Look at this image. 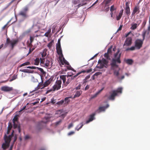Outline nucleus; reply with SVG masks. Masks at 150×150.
Wrapping results in <instances>:
<instances>
[{
	"label": "nucleus",
	"mask_w": 150,
	"mask_h": 150,
	"mask_svg": "<svg viewBox=\"0 0 150 150\" xmlns=\"http://www.w3.org/2000/svg\"><path fill=\"white\" fill-rule=\"evenodd\" d=\"M120 50L118 49L117 51L114 54V57L112 59L110 64L111 66V69L114 71L113 74L117 78L119 76V71L120 69L117 63H121L120 60L121 53H120Z\"/></svg>",
	"instance_id": "nucleus-1"
},
{
	"label": "nucleus",
	"mask_w": 150,
	"mask_h": 150,
	"mask_svg": "<svg viewBox=\"0 0 150 150\" xmlns=\"http://www.w3.org/2000/svg\"><path fill=\"white\" fill-rule=\"evenodd\" d=\"M14 131L13 130L11 134L7 136L5 134L4 137L5 142L2 145V148L4 150H5L8 148L10 144V143L11 141L13 140V143L11 145L9 150H12L13 146V143L16 141L17 139V135L14 134Z\"/></svg>",
	"instance_id": "nucleus-2"
},
{
	"label": "nucleus",
	"mask_w": 150,
	"mask_h": 150,
	"mask_svg": "<svg viewBox=\"0 0 150 150\" xmlns=\"http://www.w3.org/2000/svg\"><path fill=\"white\" fill-rule=\"evenodd\" d=\"M122 88L120 87L116 90H113L110 95L108 97V99L110 100H113L115 99V97L119 96L122 93Z\"/></svg>",
	"instance_id": "nucleus-3"
},
{
	"label": "nucleus",
	"mask_w": 150,
	"mask_h": 150,
	"mask_svg": "<svg viewBox=\"0 0 150 150\" xmlns=\"http://www.w3.org/2000/svg\"><path fill=\"white\" fill-rule=\"evenodd\" d=\"M51 117L49 116H45L42 120L38 122L36 126V128L39 131L40 130L44 127V124H46L49 121Z\"/></svg>",
	"instance_id": "nucleus-4"
},
{
	"label": "nucleus",
	"mask_w": 150,
	"mask_h": 150,
	"mask_svg": "<svg viewBox=\"0 0 150 150\" xmlns=\"http://www.w3.org/2000/svg\"><path fill=\"white\" fill-rule=\"evenodd\" d=\"M40 76L42 80L41 82L39 83L37 87L35 88L34 90H33L32 91H30V93H32L35 90H37L40 88L41 89H43L44 88L48 86L50 83V82H49V81H47V80L45 81V82L44 83H42L43 81L42 79L41 76L40 75Z\"/></svg>",
	"instance_id": "nucleus-5"
},
{
	"label": "nucleus",
	"mask_w": 150,
	"mask_h": 150,
	"mask_svg": "<svg viewBox=\"0 0 150 150\" xmlns=\"http://www.w3.org/2000/svg\"><path fill=\"white\" fill-rule=\"evenodd\" d=\"M109 61L103 58L101 61L100 66H99L97 64L96 67V68L99 69H103V67L107 68L108 67Z\"/></svg>",
	"instance_id": "nucleus-6"
},
{
	"label": "nucleus",
	"mask_w": 150,
	"mask_h": 150,
	"mask_svg": "<svg viewBox=\"0 0 150 150\" xmlns=\"http://www.w3.org/2000/svg\"><path fill=\"white\" fill-rule=\"evenodd\" d=\"M17 115H16L14 117V118L12 120L13 122V127L14 129L18 128V131L19 133L21 132V126L20 123L18 122V118L16 117V116Z\"/></svg>",
	"instance_id": "nucleus-7"
},
{
	"label": "nucleus",
	"mask_w": 150,
	"mask_h": 150,
	"mask_svg": "<svg viewBox=\"0 0 150 150\" xmlns=\"http://www.w3.org/2000/svg\"><path fill=\"white\" fill-rule=\"evenodd\" d=\"M28 6L26 5L23 8L22 10L19 13V15L22 16L23 18H26L28 17L26 13L28 10Z\"/></svg>",
	"instance_id": "nucleus-8"
},
{
	"label": "nucleus",
	"mask_w": 150,
	"mask_h": 150,
	"mask_svg": "<svg viewBox=\"0 0 150 150\" xmlns=\"http://www.w3.org/2000/svg\"><path fill=\"white\" fill-rule=\"evenodd\" d=\"M96 114V112H95L89 115L88 117V119L86 120L85 123L88 124L95 120L96 119L95 117Z\"/></svg>",
	"instance_id": "nucleus-9"
},
{
	"label": "nucleus",
	"mask_w": 150,
	"mask_h": 150,
	"mask_svg": "<svg viewBox=\"0 0 150 150\" xmlns=\"http://www.w3.org/2000/svg\"><path fill=\"white\" fill-rule=\"evenodd\" d=\"M18 41V39H15L13 40H11L8 38H7V43L10 45L12 49H13L14 46L17 44Z\"/></svg>",
	"instance_id": "nucleus-10"
},
{
	"label": "nucleus",
	"mask_w": 150,
	"mask_h": 150,
	"mask_svg": "<svg viewBox=\"0 0 150 150\" xmlns=\"http://www.w3.org/2000/svg\"><path fill=\"white\" fill-rule=\"evenodd\" d=\"M142 41L140 39H136L134 42V45L136 47V49L139 50L142 47L143 44Z\"/></svg>",
	"instance_id": "nucleus-11"
},
{
	"label": "nucleus",
	"mask_w": 150,
	"mask_h": 150,
	"mask_svg": "<svg viewBox=\"0 0 150 150\" xmlns=\"http://www.w3.org/2000/svg\"><path fill=\"white\" fill-rule=\"evenodd\" d=\"M109 106V104L107 103L105 106H100L95 111L96 113H100L102 112H104L105 110Z\"/></svg>",
	"instance_id": "nucleus-12"
},
{
	"label": "nucleus",
	"mask_w": 150,
	"mask_h": 150,
	"mask_svg": "<svg viewBox=\"0 0 150 150\" xmlns=\"http://www.w3.org/2000/svg\"><path fill=\"white\" fill-rule=\"evenodd\" d=\"M56 49L57 54L61 57H63V55L62 54V50L61 46V44H56Z\"/></svg>",
	"instance_id": "nucleus-13"
},
{
	"label": "nucleus",
	"mask_w": 150,
	"mask_h": 150,
	"mask_svg": "<svg viewBox=\"0 0 150 150\" xmlns=\"http://www.w3.org/2000/svg\"><path fill=\"white\" fill-rule=\"evenodd\" d=\"M62 83V81L61 80L57 81L55 84L52 86V87L54 88V90L55 91L59 89L61 87Z\"/></svg>",
	"instance_id": "nucleus-14"
},
{
	"label": "nucleus",
	"mask_w": 150,
	"mask_h": 150,
	"mask_svg": "<svg viewBox=\"0 0 150 150\" xmlns=\"http://www.w3.org/2000/svg\"><path fill=\"white\" fill-rule=\"evenodd\" d=\"M132 39L131 37L127 38L123 44V46H128L132 44Z\"/></svg>",
	"instance_id": "nucleus-15"
},
{
	"label": "nucleus",
	"mask_w": 150,
	"mask_h": 150,
	"mask_svg": "<svg viewBox=\"0 0 150 150\" xmlns=\"http://www.w3.org/2000/svg\"><path fill=\"white\" fill-rule=\"evenodd\" d=\"M1 90L5 92H9L12 91L13 90V88L12 87L4 86L1 87Z\"/></svg>",
	"instance_id": "nucleus-16"
},
{
	"label": "nucleus",
	"mask_w": 150,
	"mask_h": 150,
	"mask_svg": "<svg viewBox=\"0 0 150 150\" xmlns=\"http://www.w3.org/2000/svg\"><path fill=\"white\" fill-rule=\"evenodd\" d=\"M125 13L129 16L130 13V8L129 7V3L127 2L126 3V7L125 8Z\"/></svg>",
	"instance_id": "nucleus-17"
},
{
	"label": "nucleus",
	"mask_w": 150,
	"mask_h": 150,
	"mask_svg": "<svg viewBox=\"0 0 150 150\" xmlns=\"http://www.w3.org/2000/svg\"><path fill=\"white\" fill-rule=\"evenodd\" d=\"M123 11H124V10L123 9H121L120 11V12L119 13V14L118 15V16H116V20H117V21H118V20H119L122 15V14H123Z\"/></svg>",
	"instance_id": "nucleus-18"
},
{
	"label": "nucleus",
	"mask_w": 150,
	"mask_h": 150,
	"mask_svg": "<svg viewBox=\"0 0 150 150\" xmlns=\"http://www.w3.org/2000/svg\"><path fill=\"white\" fill-rule=\"evenodd\" d=\"M84 124L83 122H81L79 125H77L75 128V129L78 131L83 126Z\"/></svg>",
	"instance_id": "nucleus-19"
},
{
	"label": "nucleus",
	"mask_w": 150,
	"mask_h": 150,
	"mask_svg": "<svg viewBox=\"0 0 150 150\" xmlns=\"http://www.w3.org/2000/svg\"><path fill=\"white\" fill-rule=\"evenodd\" d=\"M82 91H76L75 94L74 95L73 98L79 97L81 94Z\"/></svg>",
	"instance_id": "nucleus-20"
},
{
	"label": "nucleus",
	"mask_w": 150,
	"mask_h": 150,
	"mask_svg": "<svg viewBox=\"0 0 150 150\" xmlns=\"http://www.w3.org/2000/svg\"><path fill=\"white\" fill-rule=\"evenodd\" d=\"M136 49V47L134 45V46H132L130 47L127 48L126 50V51H128L129 50L133 51Z\"/></svg>",
	"instance_id": "nucleus-21"
},
{
	"label": "nucleus",
	"mask_w": 150,
	"mask_h": 150,
	"mask_svg": "<svg viewBox=\"0 0 150 150\" xmlns=\"http://www.w3.org/2000/svg\"><path fill=\"white\" fill-rule=\"evenodd\" d=\"M125 62L129 65H131L133 62V61L132 59H127L125 61Z\"/></svg>",
	"instance_id": "nucleus-22"
},
{
	"label": "nucleus",
	"mask_w": 150,
	"mask_h": 150,
	"mask_svg": "<svg viewBox=\"0 0 150 150\" xmlns=\"http://www.w3.org/2000/svg\"><path fill=\"white\" fill-rule=\"evenodd\" d=\"M66 75H62L60 76V79L63 80V82L64 83L66 81Z\"/></svg>",
	"instance_id": "nucleus-23"
},
{
	"label": "nucleus",
	"mask_w": 150,
	"mask_h": 150,
	"mask_svg": "<svg viewBox=\"0 0 150 150\" xmlns=\"http://www.w3.org/2000/svg\"><path fill=\"white\" fill-rule=\"evenodd\" d=\"M34 63L33 64L36 65H38L39 64L40 60L39 58H36L35 59H34Z\"/></svg>",
	"instance_id": "nucleus-24"
},
{
	"label": "nucleus",
	"mask_w": 150,
	"mask_h": 150,
	"mask_svg": "<svg viewBox=\"0 0 150 150\" xmlns=\"http://www.w3.org/2000/svg\"><path fill=\"white\" fill-rule=\"evenodd\" d=\"M36 69H38V70H39L41 73H42V74L43 75H45L46 74V72L44 71L43 69L41 68H39L38 67H36Z\"/></svg>",
	"instance_id": "nucleus-25"
},
{
	"label": "nucleus",
	"mask_w": 150,
	"mask_h": 150,
	"mask_svg": "<svg viewBox=\"0 0 150 150\" xmlns=\"http://www.w3.org/2000/svg\"><path fill=\"white\" fill-rule=\"evenodd\" d=\"M137 23H135L133 24H132V26L130 27V29L132 30H134L137 28Z\"/></svg>",
	"instance_id": "nucleus-26"
},
{
	"label": "nucleus",
	"mask_w": 150,
	"mask_h": 150,
	"mask_svg": "<svg viewBox=\"0 0 150 150\" xmlns=\"http://www.w3.org/2000/svg\"><path fill=\"white\" fill-rule=\"evenodd\" d=\"M147 31L146 30H144V31L142 33V35L143 37L142 39H141V40L142 41V42H143V41H144L145 37L146 34V33Z\"/></svg>",
	"instance_id": "nucleus-27"
},
{
	"label": "nucleus",
	"mask_w": 150,
	"mask_h": 150,
	"mask_svg": "<svg viewBox=\"0 0 150 150\" xmlns=\"http://www.w3.org/2000/svg\"><path fill=\"white\" fill-rule=\"evenodd\" d=\"M40 65L41 66H42V64H43V67H45V65H44L45 64V59L43 58V59H42L41 60V58H40Z\"/></svg>",
	"instance_id": "nucleus-28"
},
{
	"label": "nucleus",
	"mask_w": 150,
	"mask_h": 150,
	"mask_svg": "<svg viewBox=\"0 0 150 150\" xmlns=\"http://www.w3.org/2000/svg\"><path fill=\"white\" fill-rule=\"evenodd\" d=\"M50 61L48 60H47L45 61V63L44 65L45 67H49L50 63Z\"/></svg>",
	"instance_id": "nucleus-29"
},
{
	"label": "nucleus",
	"mask_w": 150,
	"mask_h": 150,
	"mask_svg": "<svg viewBox=\"0 0 150 150\" xmlns=\"http://www.w3.org/2000/svg\"><path fill=\"white\" fill-rule=\"evenodd\" d=\"M133 11L135 13L137 12H138V13H139V8L137 7V6H135L134 8Z\"/></svg>",
	"instance_id": "nucleus-30"
},
{
	"label": "nucleus",
	"mask_w": 150,
	"mask_h": 150,
	"mask_svg": "<svg viewBox=\"0 0 150 150\" xmlns=\"http://www.w3.org/2000/svg\"><path fill=\"white\" fill-rule=\"evenodd\" d=\"M31 80L33 82L35 83L38 82V80L37 79H35L34 77L33 76H31Z\"/></svg>",
	"instance_id": "nucleus-31"
},
{
	"label": "nucleus",
	"mask_w": 150,
	"mask_h": 150,
	"mask_svg": "<svg viewBox=\"0 0 150 150\" xmlns=\"http://www.w3.org/2000/svg\"><path fill=\"white\" fill-rule=\"evenodd\" d=\"M20 71L25 72L28 73V71H30V70L28 69H20Z\"/></svg>",
	"instance_id": "nucleus-32"
},
{
	"label": "nucleus",
	"mask_w": 150,
	"mask_h": 150,
	"mask_svg": "<svg viewBox=\"0 0 150 150\" xmlns=\"http://www.w3.org/2000/svg\"><path fill=\"white\" fill-rule=\"evenodd\" d=\"M124 78H125V76H124L123 75V76H122L121 77H120L119 76V77H118L117 79H118V81L119 82H121V80L122 79H123Z\"/></svg>",
	"instance_id": "nucleus-33"
},
{
	"label": "nucleus",
	"mask_w": 150,
	"mask_h": 150,
	"mask_svg": "<svg viewBox=\"0 0 150 150\" xmlns=\"http://www.w3.org/2000/svg\"><path fill=\"white\" fill-rule=\"evenodd\" d=\"M17 75H14L12 77V78H11V79H10V81H13L14 80L16 79H17Z\"/></svg>",
	"instance_id": "nucleus-34"
},
{
	"label": "nucleus",
	"mask_w": 150,
	"mask_h": 150,
	"mask_svg": "<svg viewBox=\"0 0 150 150\" xmlns=\"http://www.w3.org/2000/svg\"><path fill=\"white\" fill-rule=\"evenodd\" d=\"M105 6V7L104 9V11L106 12H108L110 9L109 5H108V6Z\"/></svg>",
	"instance_id": "nucleus-35"
},
{
	"label": "nucleus",
	"mask_w": 150,
	"mask_h": 150,
	"mask_svg": "<svg viewBox=\"0 0 150 150\" xmlns=\"http://www.w3.org/2000/svg\"><path fill=\"white\" fill-rule=\"evenodd\" d=\"M104 57H105L106 58L107 60L110 59V56L107 53H106L105 54Z\"/></svg>",
	"instance_id": "nucleus-36"
},
{
	"label": "nucleus",
	"mask_w": 150,
	"mask_h": 150,
	"mask_svg": "<svg viewBox=\"0 0 150 150\" xmlns=\"http://www.w3.org/2000/svg\"><path fill=\"white\" fill-rule=\"evenodd\" d=\"M72 79H73L72 77H71V78H68L66 82V85H67L68 84Z\"/></svg>",
	"instance_id": "nucleus-37"
},
{
	"label": "nucleus",
	"mask_w": 150,
	"mask_h": 150,
	"mask_svg": "<svg viewBox=\"0 0 150 150\" xmlns=\"http://www.w3.org/2000/svg\"><path fill=\"white\" fill-rule=\"evenodd\" d=\"M116 8L114 7V5H112L111 6L110 9V12L113 11L115 10L116 11Z\"/></svg>",
	"instance_id": "nucleus-38"
},
{
	"label": "nucleus",
	"mask_w": 150,
	"mask_h": 150,
	"mask_svg": "<svg viewBox=\"0 0 150 150\" xmlns=\"http://www.w3.org/2000/svg\"><path fill=\"white\" fill-rule=\"evenodd\" d=\"M62 120L61 119L59 121H57L54 123L55 126H57L59 125L62 122Z\"/></svg>",
	"instance_id": "nucleus-39"
},
{
	"label": "nucleus",
	"mask_w": 150,
	"mask_h": 150,
	"mask_svg": "<svg viewBox=\"0 0 150 150\" xmlns=\"http://www.w3.org/2000/svg\"><path fill=\"white\" fill-rule=\"evenodd\" d=\"M34 37L33 36H30V45H31L32 44V43L33 41V40L34 39Z\"/></svg>",
	"instance_id": "nucleus-40"
},
{
	"label": "nucleus",
	"mask_w": 150,
	"mask_h": 150,
	"mask_svg": "<svg viewBox=\"0 0 150 150\" xmlns=\"http://www.w3.org/2000/svg\"><path fill=\"white\" fill-rule=\"evenodd\" d=\"M54 78V76H52L50 78L47 80V81H49V82H50V83L53 81Z\"/></svg>",
	"instance_id": "nucleus-41"
},
{
	"label": "nucleus",
	"mask_w": 150,
	"mask_h": 150,
	"mask_svg": "<svg viewBox=\"0 0 150 150\" xmlns=\"http://www.w3.org/2000/svg\"><path fill=\"white\" fill-rule=\"evenodd\" d=\"M28 104V103H27L26 105H25V106H24L22 108H21V110L19 111V112L20 113H22V112L24 110H25L26 109L25 108H26V105H27Z\"/></svg>",
	"instance_id": "nucleus-42"
},
{
	"label": "nucleus",
	"mask_w": 150,
	"mask_h": 150,
	"mask_svg": "<svg viewBox=\"0 0 150 150\" xmlns=\"http://www.w3.org/2000/svg\"><path fill=\"white\" fill-rule=\"evenodd\" d=\"M62 57L63 58V60H64V62L65 64H66L67 65H68V67H69V65H69V62L65 59V58H64V57Z\"/></svg>",
	"instance_id": "nucleus-43"
},
{
	"label": "nucleus",
	"mask_w": 150,
	"mask_h": 150,
	"mask_svg": "<svg viewBox=\"0 0 150 150\" xmlns=\"http://www.w3.org/2000/svg\"><path fill=\"white\" fill-rule=\"evenodd\" d=\"M64 100H61L60 101L57 102L56 103L58 105H61L62 104L64 103Z\"/></svg>",
	"instance_id": "nucleus-44"
},
{
	"label": "nucleus",
	"mask_w": 150,
	"mask_h": 150,
	"mask_svg": "<svg viewBox=\"0 0 150 150\" xmlns=\"http://www.w3.org/2000/svg\"><path fill=\"white\" fill-rule=\"evenodd\" d=\"M67 68L68 69L71 70L75 72H76V71L72 68L70 65H69V67H68Z\"/></svg>",
	"instance_id": "nucleus-45"
},
{
	"label": "nucleus",
	"mask_w": 150,
	"mask_h": 150,
	"mask_svg": "<svg viewBox=\"0 0 150 150\" xmlns=\"http://www.w3.org/2000/svg\"><path fill=\"white\" fill-rule=\"evenodd\" d=\"M73 123H71L70 124H69V125L68 126L67 128L68 129H70L71 127H72L73 126Z\"/></svg>",
	"instance_id": "nucleus-46"
},
{
	"label": "nucleus",
	"mask_w": 150,
	"mask_h": 150,
	"mask_svg": "<svg viewBox=\"0 0 150 150\" xmlns=\"http://www.w3.org/2000/svg\"><path fill=\"white\" fill-rule=\"evenodd\" d=\"M30 138V137L28 135L25 136L24 137V139L25 140H28Z\"/></svg>",
	"instance_id": "nucleus-47"
},
{
	"label": "nucleus",
	"mask_w": 150,
	"mask_h": 150,
	"mask_svg": "<svg viewBox=\"0 0 150 150\" xmlns=\"http://www.w3.org/2000/svg\"><path fill=\"white\" fill-rule=\"evenodd\" d=\"M74 133L75 132L74 131H72L68 133L67 134V135L68 136H71L73 135V134H74Z\"/></svg>",
	"instance_id": "nucleus-48"
},
{
	"label": "nucleus",
	"mask_w": 150,
	"mask_h": 150,
	"mask_svg": "<svg viewBox=\"0 0 150 150\" xmlns=\"http://www.w3.org/2000/svg\"><path fill=\"white\" fill-rule=\"evenodd\" d=\"M29 64V62H25V63L22 64H21V67L24 66L26 65H28V64Z\"/></svg>",
	"instance_id": "nucleus-49"
},
{
	"label": "nucleus",
	"mask_w": 150,
	"mask_h": 150,
	"mask_svg": "<svg viewBox=\"0 0 150 150\" xmlns=\"http://www.w3.org/2000/svg\"><path fill=\"white\" fill-rule=\"evenodd\" d=\"M64 100L65 102V103H68L70 101V100H69V99L68 98L67 99H65V98L64 99Z\"/></svg>",
	"instance_id": "nucleus-50"
},
{
	"label": "nucleus",
	"mask_w": 150,
	"mask_h": 150,
	"mask_svg": "<svg viewBox=\"0 0 150 150\" xmlns=\"http://www.w3.org/2000/svg\"><path fill=\"white\" fill-rule=\"evenodd\" d=\"M37 67H35V66H28L27 67V68H29V69H36Z\"/></svg>",
	"instance_id": "nucleus-51"
},
{
	"label": "nucleus",
	"mask_w": 150,
	"mask_h": 150,
	"mask_svg": "<svg viewBox=\"0 0 150 150\" xmlns=\"http://www.w3.org/2000/svg\"><path fill=\"white\" fill-rule=\"evenodd\" d=\"M40 53L42 55V57H45L47 55L46 53H43L41 52Z\"/></svg>",
	"instance_id": "nucleus-52"
},
{
	"label": "nucleus",
	"mask_w": 150,
	"mask_h": 150,
	"mask_svg": "<svg viewBox=\"0 0 150 150\" xmlns=\"http://www.w3.org/2000/svg\"><path fill=\"white\" fill-rule=\"evenodd\" d=\"M101 74H102V73L101 72H97L94 74V76H97L98 75Z\"/></svg>",
	"instance_id": "nucleus-53"
},
{
	"label": "nucleus",
	"mask_w": 150,
	"mask_h": 150,
	"mask_svg": "<svg viewBox=\"0 0 150 150\" xmlns=\"http://www.w3.org/2000/svg\"><path fill=\"white\" fill-rule=\"evenodd\" d=\"M81 86V84H79V85L78 86H77L75 88V89L76 90H78L80 89Z\"/></svg>",
	"instance_id": "nucleus-54"
},
{
	"label": "nucleus",
	"mask_w": 150,
	"mask_h": 150,
	"mask_svg": "<svg viewBox=\"0 0 150 150\" xmlns=\"http://www.w3.org/2000/svg\"><path fill=\"white\" fill-rule=\"evenodd\" d=\"M90 74L88 75L84 79V80H86L87 79H89L90 77Z\"/></svg>",
	"instance_id": "nucleus-55"
},
{
	"label": "nucleus",
	"mask_w": 150,
	"mask_h": 150,
	"mask_svg": "<svg viewBox=\"0 0 150 150\" xmlns=\"http://www.w3.org/2000/svg\"><path fill=\"white\" fill-rule=\"evenodd\" d=\"M70 74H68L66 75V76L67 78H69V77H72V76L73 75V74L72 73H70Z\"/></svg>",
	"instance_id": "nucleus-56"
},
{
	"label": "nucleus",
	"mask_w": 150,
	"mask_h": 150,
	"mask_svg": "<svg viewBox=\"0 0 150 150\" xmlns=\"http://www.w3.org/2000/svg\"><path fill=\"white\" fill-rule=\"evenodd\" d=\"M54 89V87H52V88H51L50 89L48 90V91L49 92L51 91H55Z\"/></svg>",
	"instance_id": "nucleus-57"
},
{
	"label": "nucleus",
	"mask_w": 150,
	"mask_h": 150,
	"mask_svg": "<svg viewBox=\"0 0 150 150\" xmlns=\"http://www.w3.org/2000/svg\"><path fill=\"white\" fill-rule=\"evenodd\" d=\"M53 41V40H52L48 44L47 46L48 47H51L52 45V43Z\"/></svg>",
	"instance_id": "nucleus-58"
},
{
	"label": "nucleus",
	"mask_w": 150,
	"mask_h": 150,
	"mask_svg": "<svg viewBox=\"0 0 150 150\" xmlns=\"http://www.w3.org/2000/svg\"><path fill=\"white\" fill-rule=\"evenodd\" d=\"M98 54V53H97V54H95L89 60H88V61H90V60H92V59H93V58L96 57V56H97V55Z\"/></svg>",
	"instance_id": "nucleus-59"
},
{
	"label": "nucleus",
	"mask_w": 150,
	"mask_h": 150,
	"mask_svg": "<svg viewBox=\"0 0 150 150\" xmlns=\"http://www.w3.org/2000/svg\"><path fill=\"white\" fill-rule=\"evenodd\" d=\"M98 2V0H97L91 6L88 8V9L90 8H91L93 6L95 5L96 3H97Z\"/></svg>",
	"instance_id": "nucleus-60"
},
{
	"label": "nucleus",
	"mask_w": 150,
	"mask_h": 150,
	"mask_svg": "<svg viewBox=\"0 0 150 150\" xmlns=\"http://www.w3.org/2000/svg\"><path fill=\"white\" fill-rule=\"evenodd\" d=\"M92 69L91 68H90V69H88L87 70H86V72H87V73H90L92 71Z\"/></svg>",
	"instance_id": "nucleus-61"
},
{
	"label": "nucleus",
	"mask_w": 150,
	"mask_h": 150,
	"mask_svg": "<svg viewBox=\"0 0 150 150\" xmlns=\"http://www.w3.org/2000/svg\"><path fill=\"white\" fill-rule=\"evenodd\" d=\"M89 88V86L88 85H86L85 88H84V90L85 91H86Z\"/></svg>",
	"instance_id": "nucleus-62"
},
{
	"label": "nucleus",
	"mask_w": 150,
	"mask_h": 150,
	"mask_svg": "<svg viewBox=\"0 0 150 150\" xmlns=\"http://www.w3.org/2000/svg\"><path fill=\"white\" fill-rule=\"evenodd\" d=\"M65 116V115L64 114H62L60 116V117L61 118H64Z\"/></svg>",
	"instance_id": "nucleus-63"
},
{
	"label": "nucleus",
	"mask_w": 150,
	"mask_h": 150,
	"mask_svg": "<svg viewBox=\"0 0 150 150\" xmlns=\"http://www.w3.org/2000/svg\"><path fill=\"white\" fill-rule=\"evenodd\" d=\"M55 100L51 99V103L53 104H54L56 102V101H55Z\"/></svg>",
	"instance_id": "nucleus-64"
}]
</instances>
